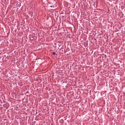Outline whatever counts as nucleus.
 <instances>
[{"label":"nucleus","instance_id":"1","mask_svg":"<svg viewBox=\"0 0 125 125\" xmlns=\"http://www.w3.org/2000/svg\"><path fill=\"white\" fill-rule=\"evenodd\" d=\"M53 54H54V55L56 54V53L55 52L53 53Z\"/></svg>","mask_w":125,"mask_h":125}]
</instances>
